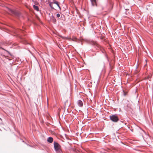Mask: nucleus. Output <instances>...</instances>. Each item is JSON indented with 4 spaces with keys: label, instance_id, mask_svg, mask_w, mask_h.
I'll use <instances>...</instances> for the list:
<instances>
[{
    "label": "nucleus",
    "instance_id": "nucleus-7",
    "mask_svg": "<svg viewBox=\"0 0 153 153\" xmlns=\"http://www.w3.org/2000/svg\"><path fill=\"white\" fill-rule=\"evenodd\" d=\"M33 7L34 9L38 11H39V8L38 6H36L35 5H33Z\"/></svg>",
    "mask_w": 153,
    "mask_h": 153
},
{
    "label": "nucleus",
    "instance_id": "nucleus-9",
    "mask_svg": "<svg viewBox=\"0 0 153 153\" xmlns=\"http://www.w3.org/2000/svg\"><path fill=\"white\" fill-rule=\"evenodd\" d=\"M53 3L55 4H56L57 5V6H58V7H59V8L60 9V7L59 6V5L58 4V3L57 1H54L53 2Z\"/></svg>",
    "mask_w": 153,
    "mask_h": 153
},
{
    "label": "nucleus",
    "instance_id": "nucleus-15",
    "mask_svg": "<svg viewBox=\"0 0 153 153\" xmlns=\"http://www.w3.org/2000/svg\"><path fill=\"white\" fill-rule=\"evenodd\" d=\"M53 0V1H54V0Z\"/></svg>",
    "mask_w": 153,
    "mask_h": 153
},
{
    "label": "nucleus",
    "instance_id": "nucleus-8",
    "mask_svg": "<svg viewBox=\"0 0 153 153\" xmlns=\"http://www.w3.org/2000/svg\"><path fill=\"white\" fill-rule=\"evenodd\" d=\"M68 39L69 40H72L73 41H76V38L75 37H74L72 38H69Z\"/></svg>",
    "mask_w": 153,
    "mask_h": 153
},
{
    "label": "nucleus",
    "instance_id": "nucleus-4",
    "mask_svg": "<svg viewBox=\"0 0 153 153\" xmlns=\"http://www.w3.org/2000/svg\"><path fill=\"white\" fill-rule=\"evenodd\" d=\"M92 6H97L96 0H90Z\"/></svg>",
    "mask_w": 153,
    "mask_h": 153
},
{
    "label": "nucleus",
    "instance_id": "nucleus-5",
    "mask_svg": "<svg viewBox=\"0 0 153 153\" xmlns=\"http://www.w3.org/2000/svg\"><path fill=\"white\" fill-rule=\"evenodd\" d=\"M77 103L78 105L80 107H82L83 106V104L81 100H79L78 101Z\"/></svg>",
    "mask_w": 153,
    "mask_h": 153
},
{
    "label": "nucleus",
    "instance_id": "nucleus-3",
    "mask_svg": "<svg viewBox=\"0 0 153 153\" xmlns=\"http://www.w3.org/2000/svg\"><path fill=\"white\" fill-rule=\"evenodd\" d=\"M9 10L10 12V13H11L12 14H14L16 16L18 15L19 13L17 12H16L15 11L12 10L11 9H9Z\"/></svg>",
    "mask_w": 153,
    "mask_h": 153
},
{
    "label": "nucleus",
    "instance_id": "nucleus-10",
    "mask_svg": "<svg viewBox=\"0 0 153 153\" xmlns=\"http://www.w3.org/2000/svg\"><path fill=\"white\" fill-rule=\"evenodd\" d=\"M51 2H50L49 4V6L51 7V8L52 9H54V8L52 6L51 4Z\"/></svg>",
    "mask_w": 153,
    "mask_h": 153
},
{
    "label": "nucleus",
    "instance_id": "nucleus-13",
    "mask_svg": "<svg viewBox=\"0 0 153 153\" xmlns=\"http://www.w3.org/2000/svg\"><path fill=\"white\" fill-rule=\"evenodd\" d=\"M38 4V3L37 2H36L35 3V4L37 5Z\"/></svg>",
    "mask_w": 153,
    "mask_h": 153
},
{
    "label": "nucleus",
    "instance_id": "nucleus-6",
    "mask_svg": "<svg viewBox=\"0 0 153 153\" xmlns=\"http://www.w3.org/2000/svg\"><path fill=\"white\" fill-rule=\"evenodd\" d=\"M53 138L51 137H48L47 139V141L48 142L51 143H52L53 142Z\"/></svg>",
    "mask_w": 153,
    "mask_h": 153
},
{
    "label": "nucleus",
    "instance_id": "nucleus-2",
    "mask_svg": "<svg viewBox=\"0 0 153 153\" xmlns=\"http://www.w3.org/2000/svg\"><path fill=\"white\" fill-rule=\"evenodd\" d=\"M109 117L110 119L114 122H117L119 120L118 116L116 114L110 116Z\"/></svg>",
    "mask_w": 153,
    "mask_h": 153
},
{
    "label": "nucleus",
    "instance_id": "nucleus-1",
    "mask_svg": "<svg viewBox=\"0 0 153 153\" xmlns=\"http://www.w3.org/2000/svg\"><path fill=\"white\" fill-rule=\"evenodd\" d=\"M54 147L56 153H62L61 146L58 143L54 142Z\"/></svg>",
    "mask_w": 153,
    "mask_h": 153
},
{
    "label": "nucleus",
    "instance_id": "nucleus-14",
    "mask_svg": "<svg viewBox=\"0 0 153 153\" xmlns=\"http://www.w3.org/2000/svg\"><path fill=\"white\" fill-rule=\"evenodd\" d=\"M56 20L55 19H54V21L55 22H56Z\"/></svg>",
    "mask_w": 153,
    "mask_h": 153
},
{
    "label": "nucleus",
    "instance_id": "nucleus-12",
    "mask_svg": "<svg viewBox=\"0 0 153 153\" xmlns=\"http://www.w3.org/2000/svg\"><path fill=\"white\" fill-rule=\"evenodd\" d=\"M23 42L24 43V44H26L27 43V42L26 41V40H24V42Z\"/></svg>",
    "mask_w": 153,
    "mask_h": 153
},
{
    "label": "nucleus",
    "instance_id": "nucleus-11",
    "mask_svg": "<svg viewBox=\"0 0 153 153\" xmlns=\"http://www.w3.org/2000/svg\"><path fill=\"white\" fill-rule=\"evenodd\" d=\"M56 17H57V18H59L60 17V15L59 14V13H57V14H56Z\"/></svg>",
    "mask_w": 153,
    "mask_h": 153
}]
</instances>
